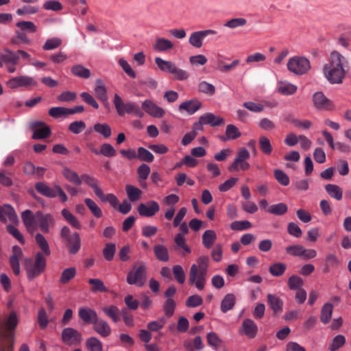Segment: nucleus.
Segmentation results:
<instances>
[{"instance_id": "nucleus-1", "label": "nucleus", "mask_w": 351, "mask_h": 351, "mask_svg": "<svg viewBox=\"0 0 351 351\" xmlns=\"http://www.w3.org/2000/svg\"><path fill=\"white\" fill-rule=\"evenodd\" d=\"M349 69L348 58L337 51L330 53L328 61L324 65L323 73L332 84H341Z\"/></svg>"}, {"instance_id": "nucleus-2", "label": "nucleus", "mask_w": 351, "mask_h": 351, "mask_svg": "<svg viewBox=\"0 0 351 351\" xmlns=\"http://www.w3.org/2000/svg\"><path fill=\"white\" fill-rule=\"evenodd\" d=\"M22 221L29 233L33 234L37 228L43 233H49L50 227L53 226L55 219L52 215L37 211L34 214L30 210H25L21 213Z\"/></svg>"}, {"instance_id": "nucleus-3", "label": "nucleus", "mask_w": 351, "mask_h": 351, "mask_svg": "<svg viewBox=\"0 0 351 351\" xmlns=\"http://www.w3.org/2000/svg\"><path fill=\"white\" fill-rule=\"evenodd\" d=\"M114 105L117 114L121 117L124 116L125 113L133 114L139 118H142L144 116V112L141 110L138 104L133 102L125 103L117 94L114 95Z\"/></svg>"}, {"instance_id": "nucleus-4", "label": "nucleus", "mask_w": 351, "mask_h": 351, "mask_svg": "<svg viewBox=\"0 0 351 351\" xmlns=\"http://www.w3.org/2000/svg\"><path fill=\"white\" fill-rule=\"evenodd\" d=\"M18 324V316L15 311L10 313L4 320H0V341L14 337V330Z\"/></svg>"}, {"instance_id": "nucleus-5", "label": "nucleus", "mask_w": 351, "mask_h": 351, "mask_svg": "<svg viewBox=\"0 0 351 351\" xmlns=\"http://www.w3.org/2000/svg\"><path fill=\"white\" fill-rule=\"evenodd\" d=\"M155 63L162 71L173 74L177 80H184L189 77L186 71L178 68L171 61L164 60L161 58L157 57L155 58Z\"/></svg>"}, {"instance_id": "nucleus-6", "label": "nucleus", "mask_w": 351, "mask_h": 351, "mask_svg": "<svg viewBox=\"0 0 351 351\" xmlns=\"http://www.w3.org/2000/svg\"><path fill=\"white\" fill-rule=\"evenodd\" d=\"M287 67L290 72L302 75L311 69V64L310 61L303 56H294L289 60Z\"/></svg>"}, {"instance_id": "nucleus-7", "label": "nucleus", "mask_w": 351, "mask_h": 351, "mask_svg": "<svg viewBox=\"0 0 351 351\" xmlns=\"http://www.w3.org/2000/svg\"><path fill=\"white\" fill-rule=\"evenodd\" d=\"M147 267L145 263H141L136 268H132L128 274L126 281L129 285L143 287L147 279Z\"/></svg>"}, {"instance_id": "nucleus-8", "label": "nucleus", "mask_w": 351, "mask_h": 351, "mask_svg": "<svg viewBox=\"0 0 351 351\" xmlns=\"http://www.w3.org/2000/svg\"><path fill=\"white\" fill-rule=\"evenodd\" d=\"M250 157V154L246 148L242 147L239 149L233 162L228 167V171L232 172L239 170L246 171L249 169L250 165L247 162V160Z\"/></svg>"}, {"instance_id": "nucleus-9", "label": "nucleus", "mask_w": 351, "mask_h": 351, "mask_svg": "<svg viewBox=\"0 0 351 351\" xmlns=\"http://www.w3.org/2000/svg\"><path fill=\"white\" fill-rule=\"evenodd\" d=\"M224 123V119L213 113L206 112L202 114L197 121L194 123L195 130H204V125H208L211 127H217Z\"/></svg>"}, {"instance_id": "nucleus-10", "label": "nucleus", "mask_w": 351, "mask_h": 351, "mask_svg": "<svg viewBox=\"0 0 351 351\" xmlns=\"http://www.w3.org/2000/svg\"><path fill=\"white\" fill-rule=\"evenodd\" d=\"M207 274L208 271L199 270L197 266L193 264L189 271V284L195 285L197 289L202 290L207 280Z\"/></svg>"}, {"instance_id": "nucleus-11", "label": "nucleus", "mask_w": 351, "mask_h": 351, "mask_svg": "<svg viewBox=\"0 0 351 351\" xmlns=\"http://www.w3.org/2000/svg\"><path fill=\"white\" fill-rule=\"evenodd\" d=\"M33 134L32 138L34 140H41L49 137L51 134L50 128L40 121H32L29 124Z\"/></svg>"}, {"instance_id": "nucleus-12", "label": "nucleus", "mask_w": 351, "mask_h": 351, "mask_svg": "<svg viewBox=\"0 0 351 351\" xmlns=\"http://www.w3.org/2000/svg\"><path fill=\"white\" fill-rule=\"evenodd\" d=\"M313 106L318 110H332L334 108L332 101L327 98L322 91H317L313 95Z\"/></svg>"}, {"instance_id": "nucleus-13", "label": "nucleus", "mask_w": 351, "mask_h": 351, "mask_svg": "<svg viewBox=\"0 0 351 351\" xmlns=\"http://www.w3.org/2000/svg\"><path fill=\"white\" fill-rule=\"evenodd\" d=\"M160 210L159 204L156 201L141 203L137 208L138 214L143 217H151Z\"/></svg>"}, {"instance_id": "nucleus-14", "label": "nucleus", "mask_w": 351, "mask_h": 351, "mask_svg": "<svg viewBox=\"0 0 351 351\" xmlns=\"http://www.w3.org/2000/svg\"><path fill=\"white\" fill-rule=\"evenodd\" d=\"M216 34V31L213 29L201 30L193 32L189 38V43L195 48H200L203 45V40L208 35Z\"/></svg>"}, {"instance_id": "nucleus-15", "label": "nucleus", "mask_w": 351, "mask_h": 351, "mask_svg": "<svg viewBox=\"0 0 351 351\" xmlns=\"http://www.w3.org/2000/svg\"><path fill=\"white\" fill-rule=\"evenodd\" d=\"M0 221L3 223L8 221L13 223H19L18 216L12 206L9 204L0 206Z\"/></svg>"}, {"instance_id": "nucleus-16", "label": "nucleus", "mask_w": 351, "mask_h": 351, "mask_svg": "<svg viewBox=\"0 0 351 351\" xmlns=\"http://www.w3.org/2000/svg\"><path fill=\"white\" fill-rule=\"evenodd\" d=\"M258 326L251 319L243 320L239 333L245 335L249 339H254L258 333Z\"/></svg>"}, {"instance_id": "nucleus-17", "label": "nucleus", "mask_w": 351, "mask_h": 351, "mask_svg": "<svg viewBox=\"0 0 351 351\" xmlns=\"http://www.w3.org/2000/svg\"><path fill=\"white\" fill-rule=\"evenodd\" d=\"M62 340L67 345L80 343L82 340L81 334L73 328H66L62 332Z\"/></svg>"}, {"instance_id": "nucleus-18", "label": "nucleus", "mask_w": 351, "mask_h": 351, "mask_svg": "<svg viewBox=\"0 0 351 351\" xmlns=\"http://www.w3.org/2000/svg\"><path fill=\"white\" fill-rule=\"evenodd\" d=\"M142 107L146 113L154 118H162L165 114L163 108L157 106L149 99L143 101Z\"/></svg>"}, {"instance_id": "nucleus-19", "label": "nucleus", "mask_w": 351, "mask_h": 351, "mask_svg": "<svg viewBox=\"0 0 351 351\" xmlns=\"http://www.w3.org/2000/svg\"><path fill=\"white\" fill-rule=\"evenodd\" d=\"M12 254L10 258V264L16 276L20 274V263L19 260L23 257V251L18 245H14L12 249Z\"/></svg>"}, {"instance_id": "nucleus-20", "label": "nucleus", "mask_w": 351, "mask_h": 351, "mask_svg": "<svg viewBox=\"0 0 351 351\" xmlns=\"http://www.w3.org/2000/svg\"><path fill=\"white\" fill-rule=\"evenodd\" d=\"M9 88H19L21 86H35L36 83L35 80L28 76H18L10 79L8 82Z\"/></svg>"}, {"instance_id": "nucleus-21", "label": "nucleus", "mask_w": 351, "mask_h": 351, "mask_svg": "<svg viewBox=\"0 0 351 351\" xmlns=\"http://www.w3.org/2000/svg\"><path fill=\"white\" fill-rule=\"evenodd\" d=\"M267 303L269 308L275 314H280L282 312L284 302L282 299L274 294L269 293L267 295Z\"/></svg>"}, {"instance_id": "nucleus-22", "label": "nucleus", "mask_w": 351, "mask_h": 351, "mask_svg": "<svg viewBox=\"0 0 351 351\" xmlns=\"http://www.w3.org/2000/svg\"><path fill=\"white\" fill-rule=\"evenodd\" d=\"M35 189L40 195L47 197L53 198L56 197V194L55 193L56 192V185L51 188L45 182H39L36 183Z\"/></svg>"}, {"instance_id": "nucleus-23", "label": "nucleus", "mask_w": 351, "mask_h": 351, "mask_svg": "<svg viewBox=\"0 0 351 351\" xmlns=\"http://www.w3.org/2000/svg\"><path fill=\"white\" fill-rule=\"evenodd\" d=\"M93 324L95 331L101 337H106L110 335L111 328L106 321L97 319Z\"/></svg>"}, {"instance_id": "nucleus-24", "label": "nucleus", "mask_w": 351, "mask_h": 351, "mask_svg": "<svg viewBox=\"0 0 351 351\" xmlns=\"http://www.w3.org/2000/svg\"><path fill=\"white\" fill-rule=\"evenodd\" d=\"M78 313L79 317L86 323L93 324L98 319L96 311L90 308H80Z\"/></svg>"}, {"instance_id": "nucleus-25", "label": "nucleus", "mask_w": 351, "mask_h": 351, "mask_svg": "<svg viewBox=\"0 0 351 351\" xmlns=\"http://www.w3.org/2000/svg\"><path fill=\"white\" fill-rule=\"evenodd\" d=\"M202 106V103L198 100H189L184 102H182L180 106L179 109L180 110H185L189 114H193L195 112H197Z\"/></svg>"}, {"instance_id": "nucleus-26", "label": "nucleus", "mask_w": 351, "mask_h": 351, "mask_svg": "<svg viewBox=\"0 0 351 351\" xmlns=\"http://www.w3.org/2000/svg\"><path fill=\"white\" fill-rule=\"evenodd\" d=\"M66 240L68 243L69 252L73 254H76L81 247V240L79 234L75 232Z\"/></svg>"}, {"instance_id": "nucleus-27", "label": "nucleus", "mask_w": 351, "mask_h": 351, "mask_svg": "<svg viewBox=\"0 0 351 351\" xmlns=\"http://www.w3.org/2000/svg\"><path fill=\"white\" fill-rule=\"evenodd\" d=\"M0 59L5 63L17 65L19 61V56L17 51L14 52L8 49H5L4 53L0 55Z\"/></svg>"}, {"instance_id": "nucleus-28", "label": "nucleus", "mask_w": 351, "mask_h": 351, "mask_svg": "<svg viewBox=\"0 0 351 351\" xmlns=\"http://www.w3.org/2000/svg\"><path fill=\"white\" fill-rule=\"evenodd\" d=\"M236 303V298L232 293L226 294L221 300L220 308L226 313L233 308Z\"/></svg>"}, {"instance_id": "nucleus-29", "label": "nucleus", "mask_w": 351, "mask_h": 351, "mask_svg": "<svg viewBox=\"0 0 351 351\" xmlns=\"http://www.w3.org/2000/svg\"><path fill=\"white\" fill-rule=\"evenodd\" d=\"M325 189L329 196L337 201L343 198V190L340 186L334 184H328L325 186Z\"/></svg>"}, {"instance_id": "nucleus-30", "label": "nucleus", "mask_w": 351, "mask_h": 351, "mask_svg": "<svg viewBox=\"0 0 351 351\" xmlns=\"http://www.w3.org/2000/svg\"><path fill=\"white\" fill-rule=\"evenodd\" d=\"M217 240V234L213 230H206L202 235V244L206 249H210Z\"/></svg>"}, {"instance_id": "nucleus-31", "label": "nucleus", "mask_w": 351, "mask_h": 351, "mask_svg": "<svg viewBox=\"0 0 351 351\" xmlns=\"http://www.w3.org/2000/svg\"><path fill=\"white\" fill-rule=\"evenodd\" d=\"M125 191L128 199L130 202L138 201L141 198L143 194V192L141 189L131 184H127L125 186Z\"/></svg>"}, {"instance_id": "nucleus-32", "label": "nucleus", "mask_w": 351, "mask_h": 351, "mask_svg": "<svg viewBox=\"0 0 351 351\" xmlns=\"http://www.w3.org/2000/svg\"><path fill=\"white\" fill-rule=\"evenodd\" d=\"M173 45L172 42L164 38H158L154 45V49L158 51H167L172 49Z\"/></svg>"}, {"instance_id": "nucleus-33", "label": "nucleus", "mask_w": 351, "mask_h": 351, "mask_svg": "<svg viewBox=\"0 0 351 351\" xmlns=\"http://www.w3.org/2000/svg\"><path fill=\"white\" fill-rule=\"evenodd\" d=\"M154 252L157 259L160 261L167 262L169 259L168 250L164 245H156L154 247Z\"/></svg>"}, {"instance_id": "nucleus-34", "label": "nucleus", "mask_w": 351, "mask_h": 351, "mask_svg": "<svg viewBox=\"0 0 351 351\" xmlns=\"http://www.w3.org/2000/svg\"><path fill=\"white\" fill-rule=\"evenodd\" d=\"M62 173L69 182L75 185L82 184V179L75 171L69 169L68 167H64L62 169Z\"/></svg>"}, {"instance_id": "nucleus-35", "label": "nucleus", "mask_w": 351, "mask_h": 351, "mask_svg": "<svg viewBox=\"0 0 351 351\" xmlns=\"http://www.w3.org/2000/svg\"><path fill=\"white\" fill-rule=\"evenodd\" d=\"M333 306L331 303H326L321 309L320 319L323 324H327L330 322L332 313Z\"/></svg>"}, {"instance_id": "nucleus-36", "label": "nucleus", "mask_w": 351, "mask_h": 351, "mask_svg": "<svg viewBox=\"0 0 351 351\" xmlns=\"http://www.w3.org/2000/svg\"><path fill=\"white\" fill-rule=\"evenodd\" d=\"M73 75L76 77L87 79L90 76V71L81 64H75L71 69Z\"/></svg>"}, {"instance_id": "nucleus-37", "label": "nucleus", "mask_w": 351, "mask_h": 351, "mask_svg": "<svg viewBox=\"0 0 351 351\" xmlns=\"http://www.w3.org/2000/svg\"><path fill=\"white\" fill-rule=\"evenodd\" d=\"M81 179L82 181L83 180L87 185L93 189L96 195H99L101 189L98 186V181L95 178L88 174H83Z\"/></svg>"}, {"instance_id": "nucleus-38", "label": "nucleus", "mask_w": 351, "mask_h": 351, "mask_svg": "<svg viewBox=\"0 0 351 351\" xmlns=\"http://www.w3.org/2000/svg\"><path fill=\"white\" fill-rule=\"evenodd\" d=\"M288 210L287 205L285 203H278L271 205L267 210V212L275 215H282L285 214Z\"/></svg>"}, {"instance_id": "nucleus-39", "label": "nucleus", "mask_w": 351, "mask_h": 351, "mask_svg": "<svg viewBox=\"0 0 351 351\" xmlns=\"http://www.w3.org/2000/svg\"><path fill=\"white\" fill-rule=\"evenodd\" d=\"M35 240L37 245L39 246L43 254L46 256H49L51 254L49 244L45 237L40 234L37 233L35 236Z\"/></svg>"}, {"instance_id": "nucleus-40", "label": "nucleus", "mask_w": 351, "mask_h": 351, "mask_svg": "<svg viewBox=\"0 0 351 351\" xmlns=\"http://www.w3.org/2000/svg\"><path fill=\"white\" fill-rule=\"evenodd\" d=\"M166 322H167L166 317H161L156 320H153L152 322H149L147 324V328L151 332H158L162 328H163Z\"/></svg>"}, {"instance_id": "nucleus-41", "label": "nucleus", "mask_w": 351, "mask_h": 351, "mask_svg": "<svg viewBox=\"0 0 351 351\" xmlns=\"http://www.w3.org/2000/svg\"><path fill=\"white\" fill-rule=\"evenodd\" d=\"M176 306V302L172 298H168L166 300L162 306V310L165 314L164 317H165L166 319L173 316Z\"/></svg>"}, {"instance_id": "nucleus-42", "label": "nucleus", "mask_w": 351, "mask_h": 351, "mask_svg": "<svg viewBox=\"0 0 351 351\" xmlns=\"http://www.w3.org/2000/svg\"><path fill=\"white\" fill-rule=\"evenodd\" d=\"M137 173L139 181L141 182V186L145 187V181L150 173V167L146 164H142L138 167Z\"/></svg>"}, {"instance_id": "nucleus-43", "label": "nucleus", "mask_w": 351, "mask_h": 351, "mask_svg": "<svg viewBox=\"0 0 351 351\" xmlns=\"http://www.w3.org/2000/svg\"><path fill=\"white\" fill-rule=\"evenodd\" d=\"M94 131L108 138L112 134V130L110 125L107 123H96L93 126Z\"/></svg>"}, {"instance_id": "nucleus-44", "label": "nucleus", "mask_w": 351, "mask_h": 351, "mask_svg": "<svg viewBox=\"0 0 351 351\" xmlns=\"http://www.w3.org/2000/svg\"><path fill=\"white\" fill-rule=\"evenodd\" d=\"M286 269L287 266L285 263H275L270 265L269 271L273 276L278 277L284 274Z\"/></svg>"}, {"instance_id": "nucleus-45", "label": "nucleus", "mask_w": 351, "mask_h": 351, "mask_svg": "<svg viewBox=\"0 0 351 351\" xmlns=\"http://www.w3.org/2000/svg\"><path fill=\"white\" fill-rule=\"evenodd\" d=\"M88 283L91 285L93 292H107L108 289L103 281L99 278H90Z\"/></svg>"}, {"instance_id": "nucleus-46", "label": "nucleus", "mask_w": 351, "mask_h": 351, "mask_svg": "<svg viewBox=\"0 0 351 351\" xmlns=\"http://www.w3.org/2000/svg\"><path fill=\"white\" fill-rule=\"evenodd\" d=\"M84 203L90 210L91 213L97 218L102 217V210L98 205L90 198H86Z\"/></svg>"}, {"instance_id": "nucleus-47", "label": "nucleus", "mask_w": 351, "mask_h": 351, "mask_svg": "<svg viewBox=\"0 0 351 351\" xmlns=\"http://www.w3.org/2000/svg\"><path fill=\"white\" fill-rule=\"evenodd\" d=\"M208 344L215 350H217L221 343L222 340L215 332H210L206 335Z\"/></svg>"}, {"instance_id": "nucleus-48", "label": "nucleus", "mask_w": 351, "mask_h": 351, "mask_svg": "<svg viewBox=\"0 0 351 351\" xmlns=\"http://www.w3.org/2000/svg\"><path fill=\"white\" fill-rule=\"evenodd\" d=\"M76 275V269L75 267H69L64 269L60 278L61 284H66Z\"/></svg>"}, {"instance_id": "nucleus-49", "label": "nucleus", "mask_w": 351, "mask_h": 351, "mask_svg": "<svg viewBox=\"0 0 351 351\" xmlns=\"http://www.w3.org/2000/svg\"><path fill=\"white\" fill-rule=\"evenodd\" d=\"M97 196L103 202H108L112 207L116 208L118 206L119 200L117 197L113 193H108L105 195L102 190L99 195Z\"/></svg>"}, {"instance_id": "nucleus-50", "label": "nucleus", "mask_w": 351, "mask_h": 351, "mask_svg": "<svg viewBox=\"0 0 351 351\" xmlns=\"http://www.w3.org/2000/svg\"><path fill=\"white\" fill-rule=\"evenodd\" d=\"M288 287L291 290H298L302 289L304 285L303 280L298 276H291L287 281Z\"/></svg>"}, {"instance_id": "nucleus-51", "label": "nucleus", "mask_w": 351, "mask_h": 351, "mask_svg": "<svg viewBox=\"0 0 351 351\" xmlns=\"http://www.w3.org/2000/svg\"><path fill=\"white\" fill-rule=\"evenodd\" d=\"M49 114L55 119L69 115V108L65 107H52L49 110Z\"/></svg>"}, {"instance_id": "nucleus-52", "label": "nucleus", "mask_w": 351, "mask_h": 351, "mask_svg": "<svg viewBox=\"0 0 351 351\" xmlns=\"http://www.w3.org/2000/svg\"><path fill=\"white\" fill-rule=\"evenodd\" d=\"M16 25L20 28V31L23 32H27L29 33H34L37 29L36 26L32 21H19L16 23Z\"/></svg>"}, {"instance_id": "nucleus-53", "label": "nucleus", "mask_w": 351, "mask_h": 351, "mask_svg": "<svg viewBox=\"0 0 351 351\" xmlns=\"http://www.w3.org/2000/svg\"><path fill=\"white\" fill-rule=\"evenodd\" d=\"M62 43V40L57 37L47 39L43 46L45 51L53 50L58 48Z\"/></svg>"}, {"instance_id": "nucleus-54", "label": "nucleus", "mask_w": 351, "mask_h": 351, "mask_svg": "<svg viewBox=\"0 0 351 351\" xmlns=\"http://www.w3.org/2000/svg\"><path fill=\"white\" fill-rule=\"evenodd\" d=\"M86 346L90 351H102V343L96 337H90L86 341Z\"/></svg>"}, {"instance_id": "nucleus-55", "label": "nucleus", "mask_w": 351, "mask_h": 351, "mask_svg": "<svg viewBox=\"0 0 351 351\" xmlns=\"http://www.w3.org/2000/svg\"><path fill=\"white\" fill-rule=\"evenodd\" d=\"M241 135L239 129L234 125L229 124L226 129V140L236 139Z\"/></svg>"}, {"instance_id": "nucleus-56", "label": "nucleus", "mask_w": 351, "mask_h": 351, "mask_svg": "<svg viewBox=\"0 0 351 351\" xmlns=\"http://www.w3.org/2000/svg\"><path fill=\"white\" fill-rule=\"evenodd\" d=\"M259 147L261 150L267 155H269L272 152V146L271 145L269 139L262 136L259 138Z\"/></svg>"}, {"instance_id": "nucleus-57", "label": "nucleus", "mask_w": 351, "mask_h": 351, "mask_svg": "<svg viewBox=\"0 0 351 351\" xmlns=\"http://www.w3.org/2000/svg\"><path fill=\"white\" fill-rule=\"evenodd\" d=\"M116 252V245L112 243H109L106 244L104 250H103V255L104 258L110 261L113 259L114 254Z\"/></svg>"}, {"instance_id": "nucleus-58", "label": "nucleus", "mask_w": 351, "mask_h": 351, "mask_svg": "<svg viewBox=\"0 0 351 351\" xmlns=\"http://www.w3.org/2000/svg\"><path fill=\"white\" fill-rule=\"evenodd\" d=\"M86 128V123L83 121H75L71 122L69 125V130L75 134H78Z\"/></svg>"}, {"instance_id": "nucleus-59", "label": "nucleus", "mask_w": 351, "mask_h": 351, "mask_svg": "<svg viewBox=\"0 0 351 351\" xmlns=\"http://www.w3.org/2000/svg\"><path fill=\"white\" fill-rule=\"evenodd\" d=\"M137 158L141 160L151 162L154 160V155L144 147H140L138 149Z\"/></svg>"}, {"instance_id": "nucleus-60", "label": "nucleus", "mask_w": 351, "mask_h": 351, "mask_svg": "<svg viewBox=\"0 0 351 351\" xmlns=\"http://www.w3.org/2000/svg\"><path fill=\"white\" fill-rule=\"evenodd\" d=\"M103 311L114 322H117L119 321V309L117 306L111 305L107 307H104L103 308Z\"/></svg>"}, {"instance_id": "nucleus-61", "label": "nucleus", "mask_w": 351, "mask_h": 351, "mask_svg": "<svg viewBox=\"0 0 351 351\" xmlns=\"http://www.w3.org/2000/svg\"><path fill=\"white\" fill-rule=\"evenodd\" d=\"M345 342V337L342 335H338L333 338L332 343L329 346V350L330 351H336L343 346Z\"/></svg>"}, {"instance_id": "nucleus-62", "label": "nucleus", "mask_w": 351, "mask_h": 351, "mask_svg": "<svg viewBox=\"0 0 351 351\" xmlns=\"http://www.w3.org/2000/svg\"><path fill=\"white\" fill-rule=\"evenodd\" d=\"M304 247L302 245H289L286 247V252L291 256L302 257Z\"/></svg>"}, {"instance_id": "nucleus-63", "label": "nucleus", "mask_w": 351, "mask_h": 351, "mask_svg": "<svg viewBox=\"0 0 351 351\" xmlns=\"http://www.w3.org/2000/svg\"><path fill=\"white\" fill-rule=\"evenodd\" d=\"M173 273L175 277V279L180 284H183L185 282L186 276L182 266L179 265H174L173 267Z\"/></svg>"}, {"instance_id": "nucleus-64", "label": "nucleus", "mask_w": 351, "mask_h": 351, "mask_svg": "<svg viewBox=\"0 0 351 351\" xmlns=\"http://www.w3.org/2000/svg\"><path fill=\"white\" fill-rule=\"evenodd\" d=\"M274 175L277 181L282 186H287L289 184V178L288 176L282 170H274Z\"/></svg>"}]
</instances>
